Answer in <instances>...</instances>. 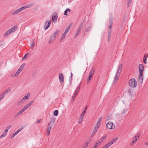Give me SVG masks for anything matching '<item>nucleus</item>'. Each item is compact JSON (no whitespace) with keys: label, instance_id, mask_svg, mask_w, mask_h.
Instances as JSON below:
<instances>
[{"label":"nucleus","instance_id":"nucleus-1","mask_svg":"<svg viewBox=\"0 0 148 148\" xmlns=\"http://www.w3.org/2000/svg\"><path fill=\"white\" fill-rule=\"evenodd\" d=\"M123 67L122 64H121L118 66L116 73L115 75V77L114 79V81H117L120 76Z\"/></svg>","mask_w":148,"mask_h":148},{"label":"nucleus","instance_id":"nucleus-2","mask_svg":"<svg viewBox=\"0 0 148 148\" xmlns=\"http://www.w3.org/2000/svg\"><path fill=\"white\" fill-rule=\"evenodd\" d=\"M129 85L132 87H136L137 85V82L134 78L130 79L129 82Z\"/></svg>","mask_w":148,"mask_h":148},{"label":"nucleus","instance_id":"nucleus-3","mask_svg":"<svg viewBox=\"0 0 148 148\" xmlns=\"http://www.w3.org/2000/svg\"><path fill=\"white\" fill-rule=\"evenodd\" d=\"M51 23V20H48L45 23L44 26V28L45 30L47 29L50 26Z\"/></svg>","mask_w":148,"mask_h":148},{"label":"nucleus","instance_id":"nucleus-4","mask_svg":"<svg viewBox=\"0 0 148 148\" xmlns=\"http://www.w3.org/2000/svg\"><path fill=\"white\" fill-rule=\"evenodd\" d=\"M113 123L111 122H108L106 124V126L107 128L109 129H113L114 128L115 126L113 127Z\"/></svg>","mask_w":148,"mask_h":148},{"label":"nucleus","instance_id":"nucleus-5","mask_svg":"<svg viewBox=\"0 0 148 148\" xmlns=\"http://www.w3.org/2000/svg\"><path fill=\"white\" fill-rule=\"evenodd\" d=\"M83 23H82L81 24V25H80L77 28V33L75 36V38H76L77 37L78 35L79 34V33L80 32L81 29L82 28H83Z\"/></svg>","mask_w":148,"mask_h":148},{"label":"nucleus","instance_id":"nucleus-6","mask_svg":"<svg viewBox=\"0 0 148 148\" xmlns=\"http://www.w3.org/2000/svg\"><path fill=\"white\" fill-rule=\"evenodd\" d=\"M59 80L61 84V85H62L64 82V75L62 73H60L59 75Z\"/></svg>","mask_w":148,"mask_h":148},{"label":"nucleus","instance_id":"nucleus-7","mask_svg":"<svg viewBox=\"0 0 148 148\" xmlns=\"http://www.w3.org/2000/svg\"><path fill=\"white\" fill-rule=\"evenodd\" d=\"M58 16L56 12H54L53 14V15L52 17V19L54 23H55L57 20Z\"/></svg>","mask_w":148,"mask_h":148},{"label":"nucleus","instance_id":"nucleus-8","mask_svg":"<svg viewBox=\"0 0 148 148\" xmlns=\"http://www.w3.org/2000/svg\"><path fill=\"white\" fill-rule=\"evenodd\" d=\"M118 139V137H116L111 140L107 144L109 147L111 145L114 143Z\"/></svg>","mask_w":148,"mask_h":148},{"label":"nucleus","instance_id":"nucleus-9","mask_svg":"<svg viewBox=\"0 0 148 148\" xmlns=\"http://www.w3.org/2000/svg\"><path fill=\"white\" fill-rule=\"evenodd\" d=\"M139 73H143L144 66L142 64H140L139 66Z\"/></svg>","mask_w":148,"mask_h":148},{"label":"nucleus","instance_id":"nucleus-10","mask_svg":"<svg viewBox=\"0 0 148 148\" xmlns=\"http://www.w3.org/2000/svg\"><path fill=\"white\" fill-rule=\"evenodd\" d=\"M34 102L33 101H32L30 102L29 103L26 104L25 106L23 108H24L25 109V110H26L29 108V107L31 106L32 104V103H33Z\"/></svg>","mask_w":148,"mask_h":148},{"label":"nucleus","instance_id":"nucleus-11","mask_svg":"<svg viewBox=\"0 0 148 148\" xmlns=\"http://www.w3.org/2000/svg\"><path fill=\"white\" fill-rule=\"evenodd\" d=\"M140 73L139 76V82H142L143 80V73Z\"/></svg>","mask_w":148,"mask_h":148},{"label":"nucleus","instance_id":"nucleus-12","mask_svg":"<svg viewBox=\"0 0 148 148\" xmlns=\"http://www.w3.org/2000/svg\"><path fill=\"white\" fill-rule=\"evenodd\" d=\"M22 129H21V130H18L15 132L11 136V138H13L16 134H18L19 133V132Z\"/></svg>","mask_w":148,"mask_h":148},{"label":"nucleus","instance_id":"nucleus-13","mask_svg":"<svg viewBox=\"0 0 148 148\" xmlns=\"http://www.w3.org/2000/svg\"><path fill=\"white\" fill-rule=\"evenodd\" d=\"M17 28V27L16 26H14L12 28L9 30L10 31L11 33H12L16 31V30Z\"/></svg>","mask_w":148,"mask_h":148},{"label":"nucleus","instance_id":"nucleus-14","mask_svg":"<svg viewBox=\"0 0 148 148\" xmlns=\"http://www.w3.org/2000/svg\"><path fill=\"white\" fill-rule=\"evenodd\" d=\"M106 137V136H103L98 141L99 142V143L101 144L103 140H104Z\"/></svg>","mask_w":148,"mask_h":148},{"label":"nucleus","instance_id":"nucleus-15","mask_svg":"<svg viewBox=\"0 0 148 148\" xmlns=\"http://www.w3.org/2000/svg\"><path fill=\"white\" fill-rule=\"evenodd\" d=\"M56 118H52L50 121L49 123L48 124L49 126L51 125V124H53L55 122Z\"/></svg>","mask_w":148,"mask_h":148},{"label":"nucleus","instance_id":"nucleus-16","mask_svg":"<svg viewBox=\"0 0 148 148\" xmlns=\"http://www.w3.org/2000/svg\"><path fill=\"white\" fill-rule=\"evenodd\" d=\"M72 25V24H71L69 25L67 27L64 33L66 34L67 33L69 30V29H70L71 27V26Z\"/></svg>","mask_w":148,"mask_h":148},{"label":"nucleus","instance_id":"nucleus-17","mask_svg":"<svg viewBox=\"0 0 148 148\" xmlns=\"http://www.w3.org/2000/svg\"><path fill=\"white\" fill-rule=\"evenodd\" d=\"M11 91V88H8L5 91H4L2 93L3 95H5L7 94L10 92Z\"/></svg>","mask_w":148,"mask_h":148},{"label":"nucleus","instance_id":"nucleus-18","mask_svg":"<svg viewBox=\"0 0 148 148\" xmlns=\"http://www.w3.org/2000/svg\"><path fill=\"white\" fill-rule=\"evenodd\" d=\"M56 36L53 34L52 35V36H51V37L50 39L49 40V43H51L52 41H53V40L55 39V38H56Z\"/></svg>","mask_w":148,"mask_h":148},{"label":"nucleus","instance_id":"nucleus-19","mask_svg":"<svg viewBox=\"0 0 148 148\" xmlns=\"http://www.w3.org/2000/svg\"><path fill=\"white\" fill-rule=\"evenodd\" d=\"M112 30L111 29H109L108 30V41H109L110 36L111 34Z\"/></svg>","mask_w":148,"mask_h":148},{"label":"nucleus","instance_id":"nucleus-20","mask_svg":"<svg viewBox=\"0 0 148 148\" xmlns=\"http://www.w3.org/2000/svg\"><path fill=\"white\" fill-rule=\"evenodd\" d=\"M21 72L20 71H19V70H18L14 74L11 75V77H16Z\"/></svg>","mask_w":148,"mask_h":148},{"label":"nucleus","instance_id":"nucleus-21","mask_svg":"<svg viewBox=\"0 0 148 148\" xmlns=\"http://www.w3.org/2000/svg\"><path fill=\"white\" fill-rule=\"evenodd\" d=\"M99 128L95 127L94 129L93 130V132L92 133V135H94L96 132Z\"/></svg>","mask_w":148,"mask_h":148},{"label":"nucleus","instance_id":"nucleus-22","mask_svg":"<svg viewBox=\"0 0 148 148\" xmlns=\"http://www.w3.org/2000/svg\"><path fill=\"white\" fill-rule=\"evenodd\" d=\"M20 12H21V11L19 8L18 9L15 10V11L13 12H12V15H14Z\"/></svg>","mask_w":148,"mask_h":148},{"label":"nucleus","instance_id":"nucleus-23","mask_svg":"<svg viewBox=\"0 0 148 148\" xmlns=\"http://www.w3.org/2000/svg\"><path fill=\"white\" fill-rule=\"evenodd\" d=\"M12 33L10 31L8 30L7 32H6L4 34V36L5 37L9 35L10 34Z\"/></svg>","mask_w":148,"mask_h":148},{"label":"nucleus","instance_id":"nucleus-24","mask_svg":"<svg viewBox=\"0 0 148 148\" xmlns=\"http://www.w3.org/2000/svg\"><path fill=\"white\" fill-rule=\"evenodd\" d=\"M30 96V94L29 93H28L27 94V95H25L24 96L23 98L25 100V99L27 100L29 99Z\"/></svg>","mask_w":148,"mask_h":148},{"label":"nucleus","instance_id":"nucleus-25","mask_svg":"<svg viewBox=\"0 0 148 148\" xmlns=\"http://www.w3.org/2000/svg\"><path fill=\"white\" fill-rule=\"evenodd\" d=\"M80 86H78L77 88L76 89L74 93L76 94H77L78 92H79V90H80Z\"/></svg>","mask_w":148,"mask_h":148},{"label":"nucleus","instance_id":"nucleus-26","mask_svg":"<svg viewBox=\"0 0 148 148\" xmlns=\"http://www.w3.org/2000/svg\"><path fill=\"white\" fill-rule=\"evenodd\" d=\"M25 65V64L24 63H23L22 65L20 66L19 69H18L19 70V71H20L21 72V71L23 69V68H24V66Z\"/></svg>","mask_w":148,"mask_h":148},{"label":"nucleus","instance_id":"nucleus-27","mask_svg":"<svg viewBox=\"0 0 148 148\" xmlns=\"http://www.w3.org/2000/svg\"><path fill=\"white\" fill-rule=\"evenodd\" d=\"M28 53H27L22 58V60H25L27 59V56H28Z\"/></svg>","mask_w":148,"mask_h":148},{"label":"nucleus","instance_id":"nucleus-28","mask_svg":"<svg viewBox=\"0 0 148 148\" xmlns=\"http://www.w3.org/2000/svg\"><path fill=\"white\" fill-rule=\"evenodd\" d=\"M68 11H69V12H70L71 11L70 9L69 8H67L64 11V14L65 15H67V13Z\"/></svg>","mask_w":148,"mask_h":148},{"label":"nucleus","instance_id":"nucleus-29","mask_svg":"<svg viewBox=\"0 0 148 148\" xmlns=\"http://www.w3.org/2000/svg\"><path fill=\"white\" fill-rule=\"evenodd\" d=\"M51 125L49 126V124L48 125V127L47 128V132H50L51 130Z\"/></svg>","mask_w":148,"mask_h":148},{"label":"nucleus","instance_id":"nucleus-30","mask_svg":"<svg viewBox=\"0 0 148 148\" xmlns=\"http://www.w3.org/2000/svg\"><path fill=\"white\" fill-rule=\"evenodd\" d=\"M139 136H135L134 137V140H133V142H136V141L137 140L138 138H137V137H138V138L139 137Z\"/></svg>","mask_w":148,"mask_h":148},{"label":"nucleus","instance_id":"nucleus-31","mask_svg":"<svg viewBox=\"0 0 148 148\" xmlns=\"http://www.w3.org/2000/svg\"><path fill=\"white\" fill-rule=\"evenodd\" d=\"M66 35V34L63 33L60 39V42H61L62 39H64L65 38Z\"/></svg>","mask_w":148,"mask_h":148},{"label":"nucleus","instance_id":"nucleus-32","mask_svg":"<svg viewBox=\"0 0 148 148\" xmlns=\"http://www.w3.org/2000/svg\"><path fill=\"white\" fill-rule=\"evenodd\" d=\"M101 125V123L97 121L95 127L99 128Z\"/></svg>","mask_w":148,"mask_h":148},{"label":"nucleus","instance_id":"nucleus-33","mask_svg":"<svg viewBox=\"0 0 148 148\" xmlns=\"http://www.w3.org/2000/svg\"><path fill=\"white\" fill-rule=\"evenodd\" d=\"M58 110H56L53 112V114L56 116L58 115Z\"/></svg>","mask_w":148,"mask_h":148},{"label":"nucleus","instance_id":"nucleus-34","mask_svg":"<svg viewBox=\"0 0 148 148\" xmlns=\"http://www.w3.org/2000/svg\"><path fill=\"white\" fill-rule=\"evenodd\" d=\"M132 0H127V7L128 8L130 5Z\"/></svg>","mask_w":148,"mask_h":148},{"label":"nucleus","instance_id":"nucleus-35","mask_svg":"<svg viewBox=\"0 0 148 148\" xmlns=\"http://www.w3.org/2000/svg\"><path fill=\"white\" fill-rule=\"evenodd\" d=\"M6 134H7L6 133L3 132L2 134L0 136V138L5 136L6 135Z\"/></svg>","mask_w":148,"mask_h":148},{"label":"nucleus","instance_id":"nucleus-36","mask_svg":"<svg viewBox=\"0 0 148 148\" xmlns=\"http://www.w3.org/2000/svg\"><path fill=\"white\" fill-rule=\"evenodd\" d=\"M73 75V74L72 73V72H71V76L69 78V81L70 82V83H71V82L72 81Z\"/></svg>","mask_w":148,"mask_h":148},{"label":"nucleus","instance_id":"nucleus-37","mask_svg":"<svg viewBox=\"0 0 148 148\" xmlns=\"http://www.w3.org/2000/svg\"><path fill=\"white\" fill-rule=\"evenodd\" d=\"M25 100L23 98L18 102L19 104L20 105L21 103H23L25 101Z\"/></svg>","mask_w":148,"mask_h":148},{"label":"nucleus","instance_id":"nucleus-38","mask_svg":"<svg viewBox=\"0 0 148 148\" xmlns=\"http://www.w3.org/2000/svg\"><path fill=\"white\" fill-rule=\"evenodd\" d=\"M85 113L82 112L80 116L79 119H82L85 115Z\"/></svg>","mask_w":148,"mask_h":148},{"label":"nucleus","instance_id":"nucleus-39","mask_svg":"<svg viewBox=\"0 0 148 148\" xmlns=\"http://www.w3.org/2000/svg\"><path fill=\"white\" fill-rule=\"evenodd\" d=\"M89 73L93 75L94 73V68H92Z\"/></svg>","mask_w":148,"mask_h":148},{"label":"nucleus","instance_id":"nucleus-40","mask_svg":"<svg viewBox=\"0 0 148 148\" xmlns=\"http://www.w3.org/2000/svg\"><path fill=\"white\" fill-rule=\"evenodd\" d=\"M59 32V31L58 30H57L56 31V32L53 34V35H54L56 37L57 35L58 34V33Z\"/></svg>","mask_w":148,"mask_h":148},{"label":"nucleus","instance_id":"nucleus-41","mask_svg":"<svg viewBox=\"0 0 148 148\" xmlns=\"http://www.w3.org/2000/svg\"><path fill=\"white\" fill-rule=\"evenodd\" d=\"M26 8L25 7V6H24L23 7H22L20 8H19V10H20L21 12L23 10L25 9H26Z\"/></svg>","mask_w":148,"mask_h":148},{"label":"nucleus","instance_id":"nucleus-42","mask_svg":"<svg viewBox=\"0 0 148 148\" xmlns=\"http://www.w3.org/2000/svg\"><path fill=\"white\" fill-rule=\"evenodd\" d=\"M32 6V4H29L25 6V7L26 8H29L30 7H31Z\"/></svg>","mask_w":148,"mask_h":148},{"label":"nucleus","instance_id":"nucleus-43","mask_svg":"<svg viewBox=\"0 0 148 148\" xmlns=\"http://www.w3.org/2000/svg\"><path fill=\"white\" fill-rule=\"evenodd\" d=\"M22 114L20 112H18L14 116V118H16V117L17 116H18L19 115L21 114Z\"/></svg>","mask_w":148,"mask_h":148},{"label":"nucleus","instance_id":"nucleus-44","mask_svg":"<svg viewBox=\"0 0 148 148\" xmlns=\"http://www.w3.org/2000/svg\"><path fill=\"white\" fill-rule=\"evenodd\" d=\"M88 144L89 143L88 142H86L85 144L84 145L83 147H86L88 146Z\"/></svg>","mask_w":148,"mask_h":148},{"label":"nucleus","instance_id":"nucleus-45","mask_svg":"<svg viewBox=\"0 0 148 148\" xmlns=\"http://www.w3.org/2000/svg\"><path fill=\"white\" fill-rule=\"evenodd\" d=\"M90 30V27H88L85 30V32H87Z\"/></svg>","mask_w":148,"mask_h":148},{"label":"nucleus","instance_id":"nucleus-46","mask_svg":"<svg viewBox=\"0 0 148 148\" xmlns=\"http://www.w3.org/2000/svg\"><path fill=\"white\" fill-rule=\"evenodd\" d=\"M4 96V95H3L2 94L0 95V101H1L3 98Z\"/></svg>","mask_w":148,"mask_h":148},{"label":"nucleus","instance_id":"nucleus-47","mask_svg":"<svg viewBox=\"0 0 148 148\" xmlns=\"http://www.w3.org/2000/svg\"><path fill=\"white\" fill-rule=\"evenodd\" d=\"M147 58L146 57H145V58H144L143 59V62H144V63L145 64H146L147 63Z\"/></svg>","mask_w":148,"mask_h":148},{"label":"nucleus","instance_id":"nucleus-48","mask_svg":"<svg viewBox=\"0 0 148 148\" xmlns=\"http://www.w3.org/2000/svg\"><path fill=\"white\" fill-rule=\"evenodd\" d=\"M35 43L34 42H32V43H31V47L32 48V47H34V45L35 44Z\"/></svg>","mask_w":148,"mask_h":148},{"label":"nucleus","instance_id":"nucleus-49","mask_svg":"<svg viewBox=\"0 0 148 148\" xmlns=\"http://www.w3.org/2000/svg\"><path fill=\"white\" fill-rule=\"evenodd\" d=\"M42 121V119H40L37 121H36V123H40Z\"/></svg>","mask_w":148,"mask_h":148},{"label":"nucleus","instance_id":"nucleus-50","mask_svg":"<svg viewBox=\"0 0 148 148\" xmlns=\"http://www.w3.org/2000/svg\"><path fill=\"white\" fill-rule=\"evenodd\" d=\"M87 107H88V106H86V107H85V108L84 109V111L82 112L85 114V113L86 112V110L87 109Z\"/></svg>","mask_w":148,"mask_h":148},{"label":"nucleus","instance_id":"nucleus-51","mask_svg":"<svg viewBox=\"0 0 148 148\" xmlns=\"http://www.w3.org/2000/svg\"><path fill=\"white\" fill-rule=\"evenodd\" d=\"M25 110L24 108H23L20 111L21 113H22Z\"/></svg>","mask_w":148,"mask_h":148},{"label":"nucleus","instance_id":"nucleus-52","mask_svg":"<svg viewBox=\"0 0 148 148\" xmlns=\"http://www.w3.org/2000/svg\"><path fill=\"white\" fill-rule=\"evenodd\" d=\"M100 143H99V142L98 141H97V142H96L95 144V145H96L97 146V147L98 146V145H100Z\"/></svg>","mask_w":148,"mask_h":148},{"label":"nucleus","instance_id":"nucleus-53","mask_svg":"<svg viewBox=\"0 0 148 148\" xmlns=\"http://www.w3.org/2000/svg\"><path fill=\"white\" fill-rule=\"evenodd\" d=\"M101 119H102V117H100L99 118V119L98 120L97 122H99L100 123H101Z\"/></svg>","mask_w":148,"mask_h":148},{"label":"nucleus","instance_id":"nucleus-54","mask_svg":"<svg viewBox=\"0 0 148 148\" xmlns=\"http://www.w3.org/2000/svg\"><path fill=\"white\" fill-rule=\"evenodd\" d=\"M77 94L74 93V95L72 97V99L74 100L75 99V97Z\"/></svg>","mask_w":148,"mask_h":148},{"label":"nucleus","instance_id":"nucleus-55","mask_svg":"<svg viewBox=\"0 0 148 148\" xmlns=\"http://www.w3.org/2000/svg\"><path fill=\"white\" fill-rule=\"evenodd\" d=\"M82 119H79L78 122V123L79 124H80L82 123Z\"/></svg>","mask_w":148,"mask_h":148},{"label":"nucleus","instance_id":"nucleus-56","mask_svg":"<svg viewBox=\"0 0 148 148\" xmlns=\"http://www.w3.org/2000/svg\"><path fill=\"white\" fill-rule=\"evenodd\" d=\"M91 78L92 77L89 76L87 79H88V80H90L91 79Z\"/></svg>","mask_w":148,"mask_h":148},{"label":"nucleus","instance_id":"nucleus-57","mask_svg":"<svg viewBox=\"0 0 148 148\" xmlns=\"http://www.w3.org/2000/svg\"><path fill=\"white\" fill-rule=\"evenodd\" d=\"M11 127V125L7 127L6 129L8 130Z\"/></svg>","mask_w":148,"mask_h":148},{"label":"nucleus","instance_id":"nucleus-58","mask_svg":"<svg viewBox=\"0 0 148 148\" xmlns=\"http://www.w3.org/2000/svg\"><path fill=\"white\" fill-rule=\"evenodd\" d=\"M148 54L145 55L144 56V58H145V57H148Z\"/></svg>","mask_w":148,"mask_h":148},{"label":"nucleus","instance_id":"nucleus-59","mask_svg":"<svg viewBox=\"0 0 148 148\" xmlns=\"http://www.w3.org/2000/svg\"><path fill=\"white\" fill-rule=\"evenodd\" d=\"M110 24L112 25V20L110 19Z\"/></svg>","mask_w":148,"mask_h":148},{"label":"nucleus","instance_id":"nucleus-60","mask_svg":"<svg viewBox=\"0 0 148 148\" xmlns=\"http://www.w3.org/2000/svg\"><path fill=\"white\" fill-rule=\"evenodd\" d=\"M8 130L6 128V129L5 130V131L4 132L7 134V133L8 131Z\"/></svg>","mask_w":148,"mask_h":148},{"label":"nucleus","instance_id":"nucleus-61","mask_svg":"<svg viewBox=\"0 0 148 148\" xmlns=\"http://www.w3.org/2000/svg\"><path fill=\"white\" fill-rule=\"evenodd\" d=\"M136 143V142H133V141H132V143H131V144H130V145H131V146H132V145H133V144L134 143Z\"/></svg>","mask_w":148,"mask_h":148},{"label":"nucleus","instance_id":"nucleus-62","mask_svg":"<svg viewBox=\"0 0 148 148\" xmlns=\"http://www.w3.org/2000/svg\"><path fill=\"white\" fill-rule=\"evenodd\" d=\"M93 74H91L90 73H89V76L91 77H92V75Z\"/></svg>","mask_w":148,"mask_h":148},{"label":"nucleus","instance_id":"nucleus-63","mask_svg":"<svg viewBox=\"0 0 148 148\" xmlns=\"http://www.w3.org/2000/svg\"><path fill=\"white\" fill-rule=\"evenodd\" d=\"M112 27V25L110 24V25L109 27V28L110 29H111Z\"/></svg>","mask_w":148,"mask_h":148},{"label":"nucleus","instance_id":"nucleus-64","mask_svg":"<svg viewBox=\"0 0 148 148\" xmlns=\"http://www.w3.org/2000/svg\"><path fill=\"white\" fill-rule=\"evenodd\" d=\"M97 148V146L96 145H94V147H93L92 148Z\"/></svg>","mask_w":148,"mask_h":148}]
</instances>
